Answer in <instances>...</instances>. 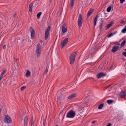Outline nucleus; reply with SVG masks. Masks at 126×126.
Returning <instances> with one entry per match:
<instances>
[{
    "mask_svg": "<svg viewBox=\"0 0 126 126\" xmlns=\"http://www.w3.org/2000/svg\"><path fill=\"white\" fill-rule=\"evenodd\" d=\"M76 55V52H73L71 54L69 60L70 63L71 64H72L73 63Z\"/></svg>",
    "mask_w": 126,
    "mask_h": 126,
    "instance_id": "1",
    "label": "nucleus"
},
{
    "mask_svg": "<svg viewBox=\"0 0 126 126\" xmlns=\"http://www.w3.org/2000/svg\"><path fill=\"white\" fill-rule=\"evenodd\" d=\"M120 23L122 24H123L124 23V24H125V23H124V21L123 20H122L120 21Z\"/></svg>",
    "mask_w": 126,
    "mask_h": 126,
    "instance_id": "35",
    "label": "nucleus"
},
{
    "mask_svg": "<svg viewBox=\"0 0 126 126\" xmlns=\"http://www.w3.org/2000/svg\"><path fill=\"white\" fill-rule=\"evenodd\" d=\"M32 8H29V11H30V12H31L32 11Z\"/></svg>",
    "mask_w": 126,
    "mask_h": 126,
    "instance_id": "37",
    "label": "nucleus"
},
{
    "mask_svg": "<svg viewBox=\"0 0 126 126\" xmlns=\"http://www.w3.org/2000/svg\"><path fill=\"white\" fill-rule=\"evenodd\" d=\"M31 36L32 39H33L35 36V31L33 28L31 27L30 28Z\"/></svg>",
    "mask_w": 126,
    "mask_h": 126,
    "instance_id": "8",
    "label": "nucleus"
},
{
    "mask_svg": "<svg viewBox=\"0 0 126 126\" xmlns=\"http://www.w3.org/2000/svg\"><path fill=\"white\" fill-rule=\"evenodd\" d=\"M111 6H110L108 7L107 9V11L108 12H110L111 10Z\"/></svg>",
    "mask_w": 126,
    "mask_h": 126,
    "instance_id": "25",
    "label": "nucleus"
},
{
    "mask_svg": "<svg viewBox=\"0 0 126 126\" xmlns=\"http://www.w3.org/2000/svg\"><path fill=\"white\" fill-rule=\"evenodd\" d=\"M50 28V27L48 26L47 29L46 31L45 32V38L46 40H47V39L48 35L49 34V32Z\"/></svg>",
    "mask_w": 126,
    "mask_h": 126,
    "instance_id": "7",
    "label": "nucleus"
},
{
    "mask_svg": "<svg viewBox=\"0 0 126 126\" xmlns=\"http://www.w3.org/2000/svg\"><path fill=\"white\" fill-rule=\"evenodd\" d=\"M68 41V38H65L62 42L61 44V48H63L67 44Z\"/></svg>",
    "mask_w": 126,
    "mask_h": 126,
    "instance_id": "6",
    "label": "nucleus"
},
{
    "mask_svg": "<svg viewBox=\"0 0 126 126\" xmlns=\"http://www.w3.org/2000/svg\"><path fill=\"white\" fill-rule=\"evenodd\" d=\"M6 45H4L3 46V48L4 49H5L6 48Z\"/></svg>",
    "mask_w": 126,
    "mask_h": 126,
    "instance_id": "38",
    "label": "nucleus"
},
{
    "mask_svg": "<svg viewBox=\"0 0 126 126\" xmlns=\"http://www.w3.org/2000/svg\"><path fill=\"white\" fill-rule=\"evenodd\" d=\"M75 112L74 111L70 110L67 113L66 117L68 118H72L75 117Z\"/></svg>",
    "mask_w": 126,
    "mask_h": 126,
    "instance_id": "3",
    "label": "nucleus"
},
{
    "mask_svg": "<svg viewBox=\"0 0 126 126\" xmlns=\"http://www.w3.org/2000/svg\"><path fill=\"white\" fill-rule=\"evenodd\" d=\"M26 88V86H24L23 87H22L21 88V91H23Z\"/></svg>",
    "mask_w": 126,
    "mask_h": 126,
    "instance_id": "29",
    "label": "nucleus"
},
{
    "mask_svg": "<svg viewBox=\"0 0 126 126\" xmlns=\"http://www.w3.org/2000/svg\"><path fill=\"white\" fill-rule=\"evenodd\" d=\"M120 96L122 97L125 98L126 97V92L122 91L120 93Z\"/></svg>",
    "mask_w": 126,
    "mask_h": 126,
    "instance_id": "10",
    "label": "nucleus"
},
{
    "mask_svg": "<svg viewBox=\"0 0 126 126\" xmlns=\"http://www.w3.org/2000/svg\"><path fill=\"white\" fill-rule=\"evenodd\" d=\"M67 30V27L66 24L64 23L62 26V31L64 33L66 32Z\"/></svg>",
    "mask_w": 126,
    "mask_h": 126,
    "instance_id": "9",
    "label": "nucleus"
},
{
    "mask_svg": "<svg viewBox=\"0 0 126 126\" xmlns=\"http://www.w3.org/2000/svg\"><path fill=\"white\" fill-rule=\"evenodd\" d=\"M117 45H118L119 46L120 45L119 44H117Z\"/></svg>",
    "mask_w": 126,
    "mask_h": 126,
    "instance_id": "44",
    "label": "nucleus"
},
{
    "mask_svg": "<svg viewBox=\"0 0 126 126\" xmlns=\"http://www.w3.org/2000/svg\"><path fill=\"white\" fill-rule=\"evenodd\" d=\"M106 75L105 73L102 72H100L97 75V77L98 79H99L102 77Z\"/></svg>",
    "mask_w": 126,
    "mask_h": 126,
    "instance_id": "11",
    "label": "nucleus"
},
{
    "mask_svg": "<svg viewBox=\"0 0 126 126\" xmlns=\"http://www.w3.org/2000/svg\"><path fill=\"white\" fill-rule=\"evenodd\" d=\"M28 117L27 116H26L24 118V126H26L28 123Z\"/></svg>",
    "mask_w": 126,
    "mask_h": 126,
    "instance_id": "13",
    "label": "nucleus"
},
{
    "mask_svg": "<svg viewBox=\"0 0 126 126\" xmlns=\"http://www.w3.org/2000/svg\"><path fill=\"white\" fill-rule=\"evenodd\" d=\"M103 20H101V23H103Z\"/></svg>",
    "mask_w": 126,
    "mask_h": 126,
    "instance_id": "41",
    "label": "nucleus"
},
{
    "mask_svg": "<svg viewBox=\"0 0 126 126\" xmlns=\"http://www.w3.org/2000/svg\"><path fill=\"white\" fill-rule=\"evenodd\" d=\"M119 46H115L113 47L111 51L113 52H116L118 49Z\"/></svg>",
    "mask_w": 126,
    "mask_h": 126,
    "instance_id": "14",
    "label": "nucleus"
},
{
    "mask_svg": "<svg viewBox=\"0 0 126 126\" xmlns=\"http://www.w3.org/2000/svg\"><path fill=\"white\" fill-rule=\"evenodd\" d=\"M34 123V122L32 120L31 122V125L32 126L33 125Z\"/></svg>",
    "mask_w": 126,
    "mask_h": 126,
    "instance_id": "34",
    "label": "nucleus"
},
{
    "mask_svg": "<svg viewBox=\"0 0 126 126\" xmlns=\"http://www.w3.org/2000/svg\"><path fill=\"white\" fill-rule=\"evenodd\" d=\"M126 42V41L125 40H124V41L121 44V47L125 45Z\"/></svg>",
    "mask_w": 126,
    "mask_h": 126,
    "instance_id": "24",
    "label": "nucleus"
},
{
    "mask_svg": "<svg viewBox=\"0 0 126 126\" xmlns=\"http://www.w3.org/2000/svg\"><path fill=\"white\" fill-rule=\"evenodd\" d=\"M107 102L109 104H110L112 103L113 101L111 100H107Z\"/></svg>",
    "mask_w": 126,
    "mask_h": 126,
    "instance_id": "23",
    "label": "nucleus"
},
{
    "mask_svg": "<svg viewBox=\"0 0 126 126\" xmlns=\"http://www.w3.org/2000/svg\"><path fill=\"white\" fill-rule=\"evenodd\" d=\"M103 24V23H101L100 25V29H101L102 28V26Z\"/></svg>",
    "mask_w": 126,
    "mask_h": 126,
    "instance_id": "31",
    "label": "nucleus"
},
{
    "mask_svg": "<svg viewBox=\"0 0 126 126\" xmlns=\"http://www.w3.org/2000/svg\"><path fill=\"white\" fill-rule=\"evenodd\" d=\"M95 121H92V124H93V123H95Z\"/></svg>",
    "mask_w": 126,
    "mask_h": 126,
    "instance_id": "43",
    "label": "nucleus"
},
{
    "mask_svg": "<svg viewBox=\"0 0 126 126\" xmlns=\"http://www.w3.org/2000/svg\"><path fill=\"white\" fill-rule=\"evenodd\" d=\"M44 126H45V124L46 123V121H45V120H44Z\"/></svg>",
    "mask_w": 126,
    "mask_h": 126,
    "instance_id": "42",
    "label": "nucleus"
},
{
    "mask_svg": "<svg viewBox=\"0 0 126 126\" xmlns=\"http://www.w3.org/2000/svg\"><path fill=\"white\" fill-rule=\"evenodd\" d=\"M33 6V3H31L29 5V8H32Z\"/></svg>",
    "mask_w": 126,
    "mask_h": 126,
    "instance_id": "26",
    "label": "nucleus"
},
{
    "mask_svg": "<svg viewBox=\"0 0 126 126\" xmlns=\"http://www.w3.org/2000/svg\"><path fill=\"white\" fill-rule=\"evenodd\" d=\"M103 104H100L98 106V109H101L103 106Z\"/></svg>",
    "mask_w": 126,
    "mask_h": 126,
    "instance_id": "18",
    "label": "nucleus"
},
{
    "mask_svg": "<svg viewBox=\"0 0 126 126\" xmlns=\"http://www.w3.org/2000/svg\"><path fill=\"white\" fill-rule=\"evenodd\" d=\"M117 32V31H115L113 32L112 33L113 34V35L115 34Z\"/></svg>",
    "mask_w": 126,
    "mask_h": 126,
    "instance_id": "33",
    "label": "nucleus"
},
{
    "mask_svg": "<svg viewBox=\"0 0 126 126\" xmlns=\"http://www.w3.org/2000/svg\"><path fill=\"white\" fill-rule=\"evenodd\" d=\"M42 13L41 12H40L39 13H38L37 15V18L38 19L40 17V16L41 15Z\"/></svg>",
    "mask_w": 126,
    "mask_h": 126,
    "instance_id": "21",
    "label": "nucleus"
},
{
    "mask_svg": "<svg viewBox=\"0 0 126 126\" xmlns=\"http://www.w3.org/2000/svg\"><path fill=\"white\" fill-rule=\"evenodd\" d=\"M6 70H4L2 72L1 75L3 76L5 74L6 72Z\"/></svg>",
    "mask_w": 126,
    "mask_h": 126,
    "instance_id": "28",
    "label": "nucleus"
},
{
    "mask_svg": "<svg viewBox=\"0 0 126 126\" xmlns=\"http://www.w3.org/2000/svg\"><path fill=\"white\" fill-rule=\"evenodd\" d=\"M122 32L123 33H125L126 32V25L125 26V28L122 30Z\"/></svg>",
    "mask_w": 126,
    "mask_h": 126,
    "instance_id": "22",
    "label": "nucleus"
},
{
    "mask_svg": "<svg viewBox=\"0 0 126 126\" xmlns=\"http://www.w3.org/2000/svg\"><path fill=\"white\" fill-rule=\"evenodd\" d=\"M77 96V94L76 93H74L70 95L68 97V99H72L73 98L76 97Z\"/></svg>",
    "mask_w": 126,
    "mask_h": 126,
    "instance_id": "12",
    "label": "nucleus"
},
{
    "mask_svg": "<svg viewBox=\"0 0 126 126\" xmlns=\"http://www.w3.org/2000/svg\"><path fill=\"white\" fill-rule=\"evenodd\" d=\"M78 22V26L79 27H81L82 25L83 21L82 15L80 14L79 15Z\"/></svg>",
    "mask_w": 126,
    "mask_h": 126,
    "instance_id": "5",
    "label": "nucleus"
},
{
    "mask_svg": "<svg viewBox=\"0 0 126 126\" xmlns=\"http://www.w3.org/2000/svg\"><path fill=\"white\" fill-rule=\"evenodd\" d=\"M125 0H120V2L121 4H122Z\"/></svg>",
    "mask_w": 126,
    "mask_h": 126,
    "instance_id": "30",
    "label": "nucleus"
},
{
    "mask_svg": "<svg viewBox=\"0 0 126 126\" xmlns=\"http://www.w3.org/2000/svg\"><path fill=\"white\" fill-rule=\"evenodd\" d=\"M122 54L124 55L125 57H126V52H123Z\"/></svg>",
    "mask_w": 126,
    "mask_h": 126,
    "instance_id": "36",
    "label": "nucleus"
},
{
    "mask_svg": "<svg viewBox=\"0 0 126 126\" xmlns=\"http://www.w3.org/2000/svg\"><path fill=\"white\" fill-rule=\"evenodd\" d=\"M62 96H58V101L59 102H60L62 100Z\"/></svg>",
    "mask_w": 126,
    "mask_h": 126,
    "instance_id": "20",
    "label": "nucleus"
},
{
    "mask_svg": "<svg viewBox=\"0 0 126 126\" xmlns=\"http://www.w3.org/2000/svg\"><path fill=\"white\" fill-rule=\"evenodd\" d=\"M93 12V10H90L88 12L87 15V17H89L90 15L92 14Z\"/></svg>",
    "mask_w": 126,
    "mask_h": 126,
    "instance_id": "17",
    "label": "nucleus"
},
{
    "mask_svg": "<svg viewBox=\"0 0 126 126\" xmlns=\"http://www.w3.org/2000/svg\"><path fill=\"white\" fill-rule=\"evenodd\" d=\"M111 125V123H109L106 126H110Z\"/></svg>",
    "mask_w": 126,
    "mask_h": 126,
    "instance_id": "39",
    "label": "nucleus"
},
{
    "mask_svg": "<svg viewBox=\"0 0 126 126\" xmlns=\"http://www.w3.org/2000/svg\"><path fill=\"white\" fill-rule=\"evenodd\" d=\"M113 35V34H112V33H111L109 35L108 37H110L112 36Z\"/></svg>",
    "mask_w": 126,
    "mask_h": 126,
    "instance_id": "32",
    "label": "nucleus"
},
{
    "mask_svg": "<svg viewBox=\"0 0 126 126\" xmlns=\"http://www.w3.org/2000/svg\"><path fill=\"white\" fill-rule=\"evenodd\" d=\"M31 74V72L29 70H28L26 73V75L27 77H29Z\"/></svg>",
    "mask_w": 126,
    "mask_h": 126,
    "instance_id": "16",
    "label": "nucleus"
},
{
    "mask_svg": "<svg viewBox=\"0 0 126 126\" xmlns=\"http://www.w3.org/2000/svg\"><path fill=\"white\" fill-rule=\"evenodd\" d=\"M98 15H97L95 17L94 20V26L96 25V22L97 20V19L98 17L99 16Z\"/></svg>",
    "mask_w": 126,
    "mask_h": 126,
    "instance_id": "15",
    "label": "nucleus"
},
{
    "mask_svg": "<svg viewBox=\"0 0 126 126\" xmlns=\"http://www.w3.org/2000/svg\"><path fill=\"white\" fill-rule=\"evenodd\" d=\"M51 0H50V1H51Z\"/></svg>",
    "mask_w": 126,
    "mask_h": 126,
    "instance_id": "46",
    "label": "nucleus"
},
{
    "mask_svg": "<svg viewBox=\"0 0 126 126\" xmlns=\"http://www.w3.org/2000/svg\"><path fill=\"white\" fill-rule=\"evenodd\" d=\"M112 25V24L111 23H110L108 24L106 27V29H107L110 27Z\"/></svg>",
    "mask_w": 126,
    "mask_h": 126,
    "instance_id": "19",
    "label": "nucleus"
},
{
    "mask_svg": "<svg viewBox=\"0 0 126 126\" xmlns=\"http://www.w3.org/2000/svg\"><path fill=\"white\" fill-rule=\"evenodd\" d=\"M41 48L40 46V44L38 43L36 48V52L37 55L38 57L40 56L41 52Z\"/></svg>",
    "mask_w": 126,
    "mask_h": 126,
    "instance_id": "4",
    "label": "nucleus"
},
{
    "mask_svg": "<svg viewBox=\"0 0 126 126\" xmlns=\"http://www.w3.org/2000/svg\"><path fill=\"white\" fill-rule=\"evenodd\" d=\"M4 122L8 123H10L12 122V119L9 116L7 115H4Z\"/></svg>",
    "mask_w": 126,
    "mask_h": 126,
    "instance_id": "2",
    "label": "nucleus"
},
{
    "mask_svg": "<svg viewBox=\"0 0 126 126\" xmlns=\"http://www.w3.org/2000/svg\"><path fill=\"white\" fill-rule=\"evenodd\" d=\"M48 68H47L46 70V73H45L46 74L48 72Z\"/></svg>",
    "mask_w": 126,
    "mask_h": 126,
    "instance_id": "40",
    "label": "nucleus"
},
{
    "mask_svg": "<svg viewBox=\"0 0 126 126\" xmlns=\"http://www.w3.org/2000/svg\"><path fill=\"white\" fill-rule=\"evenodd\" d=\"M75 1L71 0V6H73L74 5Z\"/></svg>",
    "mask_w": 126,
    "mask_h": 126,
    "instance_id": "27",
    "label": "nucleus"
},
{
    "mask_svg": "<svg viewBox=\"0 0 126 126\" xmlns=\"http://www.w3.org/2000/svg\"><path fill=\"white\" fill-rule=\"evenodd\" d=\"M125 50H126V48L125 49Z\"/></svg>",
    "mask_w": 126,
    "mask_h": 126,
    "instance_id": "45",
    "label": "nucleus"
}]
</instances>
